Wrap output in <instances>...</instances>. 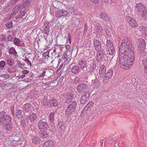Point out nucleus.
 <instances>
[{"mask_svg": "<svg viewBox=\"0 0 147 147\" xmlns=\"http://www.w3.org/2000/svg\"><path fill=\"white\" fill-rule=\"evenodd\" d=\"M133 47L131 41L127 38L123 40L120 46L119 61L126 69L133 64L135 58Z\"/></svg>", "mask_w": 147, "mask_h": 147, "instance_id": "1", "label": "nucleus"}, {"mask_svg": "<svg viewBox=\"0 0 147 147\" xmlns=\"http://www.w3.org/2000/svg\"><path fill=\"white\" fill-rule=\"evenodd\" d=\"M135 10L137 13L140 14L142 17H145L146 14L147 10L146 7L142 3H140L137 4L136 6Z\"/></svg>", "mask_w": 147, "mask_h": 147, "instance_id": "2", "label": "nucleus"}, {"mask_svg": "<svg viewBox=\"0 0 147 147\" xmlns=\"http://www.w3.org/2000/svg\"><path fill=\"white\" fill-rule=\"evenodd\" d=\"M87 64L86 70L90 72H92L94 70L96 67V64L91 58H88L86 60Z\"/></svg>", "mask_w": 147, "mask_h": 147, "instance_id": "3", "label": "nucleus"}, {"mask_svg": "<svg viewBox=\"0 0 147 147\" xmlns=\"http://www.w3.org/2000/svg\"><path fill=\"white\" fill-rule=\"evenodd\" d=\"M78 92L80 94L89 93L88 92V86L84 83H79L77 87Z\"/></svg>", "mask_w": 147, "mask_h": 147, "instance_id": "4", "label": "nucleus"}, {"mask_svg": "<svg viewBox=\"0 0 147 147\" xmlns=\"http://www.w3.org/2000/svg\"><path fill=\"white\" fill-rule=\"evenodd\" d=\"M3 114L1 117H0V123L1 124L3 125L5 123L8 121H10L11 120V116L9 115Z\"/></svg>", "mask_w": 147, "mask_h": 147, "instance_id": "5", "label": "nucleus"}, {"mask_svg": "<svg viewBox=\"0 0 147 147\" xmlns=\"http://www.w3.org/2000/svg\"><path fill=\"white\" fill-rule=\"evenodd\" d=\"M137 43L138 44V49L137 50H139L140 51V50L144 49L146 47V44L144 40L142 38H139L137 41Z\"/></svg>", "mask_w": 147, "mask_h": 147, "instance_id": "6", "label": "nucleus"}, {"mask_svg": "<svg viewBox=\"0 0 147 147\" xmlns=\"http://www.w3.org/2000/svg\"><path fill=\"white\" fill-rule=\"evenodd\" d=\"M55 11H56L55 16L58 17L65 16L68 14V12L64 9H62L61 10L58 9V10H55Z\"/></svg>", "mask_w": 147, "mask_h": 147, "instance_id": "7", "label": "nucleus"}, {"mask_svg": "<svg viewBox=\"0 0 147 147\" xmlns=\"http://www.w3.org/2000/svg\"><path fill=\"white\" fill-rule=\"evenodd\" d=\"M49 100L47 99V105L48 107H49L54 106L56 107L57 106L58 104V102L56 99H51L49 101L48 100Z\"/></svg>", "mask_w": 147, "mask_h": 147, "instance_id": "8", "label": "nucleus"}, {"mask_svg": "<svg viewBox=\"0 0 147 147\" xmlns=\"http://www.w3.org/2000/svg\"><path fill=\"white\" fill-rule=\"evenodd\" d=\"M39 129L42 132H45L46 130V122L40 120L38 123Z\"/></svg>", "mask_w": 147, "mask_h": 147, "instance_id": "9", "label": "nucleus"}, {"mask_svg": "<svg viewBox=\"0 0 147 147\" xmlns=\"http://www.w3.org/2000/svg\"><path fill=\"white\" fill-rule=\"evenodd\" d=\"M90 96V93H84L81 98V103L82 104L85 103L88 100Z\"/></svg>", "mask_w": 147, "mask_h": 147, "instance_id": "10", "label": "nucleus"}, {"mask_svg": "<svg viewBox=\"0 0 147 147\" xmlns=\"http://www.w3.org/2000/svg\"><path fill=\"white\" fill-rule=\"evenodd\" d=\"M127 20L128 23L129 25L131 27L134 28L138 26V24L134 19L131 17H129Z\"/></svg>", "mask_w": 147, "mask_h": 147, "instance_id": "11", "label": "nucleus"}, {"mask_svg": "<svg viewBox=\"0 0 147 147\" xmlns=\"http://www.w3.org/2000/svg\"><path fill=\"white\" fill-rule=\"evenodd\" d=\"M73 98V94L72 93H67L66 95V101L64 103L65 104H67L71 102Z\"/></svg>", "mask_w": 147, "mask_h": 147, "instance_id": "12", "label": "nucleus"}, {"mask_svg": "<svg viewBox=\"0 0 147 147\" xmlns=\"http://www.w3.org/2000/svg\"><path fill=\"white\" fill-rule=\"evenodd\" d=\"M94 45L96 50L98 51L101 48V43L97 39H94Z\"/></svg>", "mask_w": 147, "mask_h": 147, "instance_id": "13", "label": "nucleus"}, {"mask_svg": "<svg viewBox=\"0 0 147 147\" xmlns=\"http://www.w3.org/2000/svg\"><path fill=\"white\" fill-rule=\"evenodd\" d=\"M32 1V0H26L24 1L20 7L21 10L24 9V10H26L29 6L30 2Z\"/></svg>", "mask_w": 147, "mask_h": 147, "instance_id": "14", "label": "nucleus"}, {"mask_svg": "<svg viewBox=\"0 0 147 147\" xmlns=\"http://www.w3.org/2000/svg\"><path fill=\"white\" fill-rule=\"evenodd\" d=\"M78 64L80 67V69L85 70L84 69L87 67L86 61L84 59L80 60L79 61Z\"/></svg>", "mask_w": 147, "mask_h": 147, "instance_id": "15", "label": "nucleus"}, {"mask_svg": "<svg viewBox=\"0 0 147 147\" xmlns=\"http://www.w3.org/2000/svg\"><path fill=\"white\" fill-rule=\"evenodd\" d=\"M12 124L11 123V120L10 121H8L5 123L3 125L5 127V129L7 131H10L12 128Z\"/></svg>", "mask_w": 147, "mask_h": 147, "instance_id": "16", "label": "nucleus"}, {"mask_svg": "<svg viewBox=\"0 0 147 147\" xmlns=\"http://www.w3.org/2000/svg\"><path fill=\"white\" fill-rule=\"evenodd\" d=\"M71 70L72 73L76 74L79 72L81 69L78 66L75 65L72 68Z\"/></svg>", "mask_w": 147, "mask_h": 147, "instance_id": "17", "label": "nucleus"}, {"mask_svg": "<svg viewBox=\"0 0 147 147\" xmlns=\"http://www.w3.org/2000/svg\"><path fill=\"white\" fill-rule=\"evenodd\" d=\"M54 71L53 69L50 68H47V76H48V78L52 76L54 74Z\"/></svg>", "mask_w": 147, "mask_h": 147, "instance_id": "18", "label": "nucleus"}, {"mask_svg": "<svg viewBox=\"0 0 147 147\" xmlns=\"http://www.w3.org/2000/svg\"><path fill=\"white\" fill-rule=\"evenodd\" d=\"M31 107V105L30 103H27L25 104L23 107V111L25 112H28Z\"/></svg>", "mask_w": 147, "mask_h": 147, "instance_id": "19", "label": "nucleus"}, {"mask_svg": "<svg viewBox=\"0 0 147 147\" xmlns=\"http://www.w3.org/2000/svg\"><path fill=\"white\" fill-rule=\"evenodd\" d=\"M75 111V110H74V109H73V108L71 109V108L70 109L69 108H67L66 110L65 114L66 116H70Z\"/></svg>", "mask_w": 147, "mask_h": 147, "instance_id": "20", "label": "nucleus"}, {"mask_svg": "<svg viewBox=\"0 0 147 147\" xmlns=\"http://www.w3.org/2000/svg\"><path fill=\"white\" fill-rule=\"evenodd\" d=\"M106 67L105 66L103 65H102L99 68V74L101 75H104V74L105 72Z\"/></svg>", "mask_w": 147, "mask_h": 147, "instance_id": "21", "label": "nucleus"}, {"mask_svg": "<svg viewBox=\"0 0 147 147\" xmlns=\"http://www.w3.org/2000/svg\"><path fill=\"white\" fill-rule=\"evenodd\" d=\"M100 18L105 20H109V17L104 12H102L101 13L100 15Z\"/></svg>", "mask_w": 147, "mask_h": 147, "instance_id": "22", "label": "nucleus"}, {"mask_svg": "<svg viewBox=\"0 0 147 147\" xmlns=\"http://www.w3.org/2000/svg\"><path fill=\"white\" fill-rule=\"evenodd\" d=\"M14 40L13 41V43L18 46H20V43H21L20 40L18 38L14 37Z\"/></svg>", "mask_w": 147, "mask_h": 147, "instance_id": "23", "label": "nucleus"}, {"mask_svg": "<svg viewBox=\"0 0 147 147\" xmlns=\"http://www.w3.org/2000/svg\"><path fill=\"white\" fill-rule=\"evenodd\" d=\"M9 54L13 55H16L17 54V52L16 51L15 49L13 47H11L9 50Z\"/></svg>", "mask_w": 147, "mask_h": 147, "instance_id": "24", "label": "nucleus"}, {"mask_svg": "<svg viewBox=\"0 0 147 147\" xmlns=\"http://www.w3.org/2000/svg\"><path fill=\"white\" fill-rule=\"evenodd\" d=\"M53 4L55 10H58V7L59 6V2L58 1H54L53 2Z\"/></svg>", "mask_w": 147, "mask_h": 147, "instance_id": "25", "label": "nucleus"}, {"mask_svg": "<svg viewBox=\"0 0 147 147\" xmlns=\"http://www.w3.org/2000/svg\"><path fill=\"white\" fill-rule=\"evenodd\" d=\"M16 117L18 118L22 117V111L20 109H17L16 113Z\"/></svg>", "mask_w": 147, "mask_h": 147, "instance_id": "26", "label": "nucleus"}, {"mask_svg": "<svg viewBox=\"0 0 147 147\" xmlns=\"http://www.w3.org/2000/svg\"><path fill=\"white\" fill-rule=\"evenodd\" d=\"M143 50H140V51L139 50H138V52L139 53V55L141 56V57H142L144 58L146 57V53Z\"/></svg>", "mask_w": 147, "mask_h": 147, "instance_id": "27", "label": "nucleus"}, {"mask_svg": "<svg viewBox=\"0 0 147 147\" xmlns=\"http://www.w3.org/2000/svg\"><path fill=\"white\" fill-rule=\"evenodd\" d=\"M26 13L24 11H22L20 12L19 15L16 18L17 20H19V19H20L23 18V16H25Z\"/></svg>", "mask_w": 147, "mask_h": 147, "instance_id": "28", "label": "nucleus"}, {"mask_svg": "<svg viewBox=\"0 0 147 147\" xmlns=\"http://www.w3.org/2000/svg\"><path fill=\"white\" fill-rule=\"evenodd\" d=\"M36 117V115L34 113H33L29 117V119L31 122H33L35 120Z\"/></svg>", "mask_w": 147, "mask_h": 147, "instance_id": "29", "label": "nucleus"}, {"mask_svg": "<svg viewBox=\"0 0 147 147\" xmlns=\"http://www.w3.org/2000/svg\"><path fill=\"white\" fill-rule=\"evenodd\" d=\"M40 138L37 137H35L32 139V142L35 144H38L40 141Z\"/></svg>", "mask_w": 147, "mask_h": 147, "instance_id": "30", "label": "nucleus"}, {"mask_svg": "<svg viewBox=\"0 0 147 147\" xmlns=\"http://www.w3.org/2000/svg\"><path fill=\"white\" fill-rule=\"evenodd\" d=\"M49 78L47 79V80L48 81L47 84V87L50 88V86H51L52 87L53 86V80H50V78Z\"/></svg>", "mask_w": 147, "mask_h": 147, "instance_id": "31", "label": "nucleus"}, {"mask_svg": "<svg viewBox=\"0 0 147 147\" xmlns=\"http://www.w3.org/2000/svg\"><path fill=\"white\" fill-rule=\"evenodd\" d=\"M140 30L144 34L146 33V32H147V28L143 26H141L140 27Z\"/></svg>", "mask_w": 147, "mask_h": 147, "instance_id": "32", "label": "nucleus"}, {"mask_svg": "<svg viewBox=\"0 0 147 147\" xmlns=\"http://www.w3.org/2000/svg\"><path fill=\"white\" fill-rule=\"evenodd\" d=\"M14 61L13 60L11 59H9L7 61V64L10 66H12L14 64Z\"/></svg>", "mask_w": 147, "mask_h": 147, "instance_id": "33", "label": "nucleus"}, {"mask_svg": "<svg viewBox=\"0 0 147 147\" xmlns=\"http://www.w3.org/2000/svg\"><path fill=\"white\" fill-rule=\"evenodd\" d=\"M108 49L109 54L110 55H112L114 52V47H109Z\"/></svg>", "mask_w": 147, "mask_h": 147, "instance_id": "34", "label": "nucleus"}, {"mask_svg": "<svg viewBox=\"0 0 147 147\" xmlns=\"http://www.w3.org/2000/svg\"><path fill=\"white\" fill-rule=\"evenodd\" d=\"M102 30V27L100 25H98L96 27V32L101 33Z\"/></svg>", "mask_w": 147, "mask_h": 147, "instance_id": "35", "label": "nucleus"}, {"mask_svg": "<svg viewBox=\"0 0 147 147\" xmlns=\"http://www.w3.org/2000/svg\"><path fill=\"white\" fill-rule=\"evenodd\" d=\"M69 58V55H67L66 53H64L63 54V56H62V59H65L64 61H67Z\"/></svg>", "mask_w": 147, "mask_h": 147, "instance_id": "36", "label": "nucleus"}, {"mask_svg": "<svg viewBox=\"0 0 147 147\" xmlns=\"http://www.w3.org/2000/svg\"><path fill=\"white\" fill-rule=\"evenodd\" d=\"M47 144H48L47 147H53V142L52 140L47 141Z\"/></svg>", "mask_w": 147, "mask_h": 147, "instance_id": "37", "label": "nucleus"}, {"mask_svg": "<svg viewBox=\"0 0 147 147\" xmlns=\"http://www.w3.org/2000/svg\"><path fill=\"white\" fill-rule=\"evenodd\" d=\"M20 4H18L13 9V12L15 13H17L20 7Z\"/></svg>", "mask_w": 147, "mask_h": 147, "instance_id": "38", "label": "nucleus"}, {"mask_svg": "<svg viewBox=\"0 0 147 147\" xmlns=\"http://www.w3.org/2000/svg\"><path fill=\"white\" fill-rule=\"evenodd\" d=\"M107 45L108 48L113 46L112 42L110 40H107Z\"/></svg>", "mask_w": 147, "mask_h": 147, "instance_id": "39", "label": "nucleus"}, {"mask_svg": "<svg viewBox=\"0 0 147 147\" xmlns=\"http://www.w3.org/2000/svg\"><path fill=\"white\" fill-rule=\"evenodd\" d=\"M13 24L11 21H9L6 23V26L9 29L11 28V27L13 26Z\"/></svg>", "mask_w": 147, "mask_h": 147, "instance_id": "40", "label": "nucleus"}, {"mask_svg": "<svg viewBox=\"0 0 147 147\" xmlns=\"http://www.w3.org/2000/svg\"><path fill=\"white\" fill-rule=\"evenodd\" d=\"M113 74V70L112 69H110L109 70L107 73L105 74L106 76H108V77H110Z\"/></svg>", "mask_w": 147, "mask_h": 147, "instance_id": "41", "label": "nucleus"}, {"mask_svg": "<svg viewBox=\"0 0 147 147\" xmlns=\"http://www.w3.org/2000/svg\"><path fill=\"white\" fill-rule=\"evenodd\" d=\"M100 84L99 82L97 80H96L92 84V86H94V87L97 88L98 86Z\"/></svg>", "mask_w": 147, "mask_h": 147, "instance_id": "42", "label": "nucleus"}, {"mask_svg": "<svg viewBox=\"0 0 147 147\" xmlns=\"http://www.w3.org/2000/svg\"><path fill=\"white\" fill-rule=\"evenodd\" d=\"M47 64H52V63L53 62V60L52 58L50 57L49 56H48V57L47 58Z\"/></svg>", "mask_w": 147, "mask_h": 147, "instance_id": "43", "label": "nucleus"}, {"mask_svg": "<svg viewBox=\"0 0 147 147\" xmlns=\"http://www.w3.org/2000/svg\"><path fill=\"white\" fill-rule=\"evenodd\" d=\"M5 65V61H1L0 62V68L2 69Z\"/></svg>", "mask_w": 147, "mask_h": 147, "instance_id": "44", "label": "nucleus"}, {"mask_svg": "<svg viewBox=\"0 0 147 147\" xmlns=\"http://www.w3.org/2000/svg\"><path fill=\"white\" fill-rule=\"evenodd\" d=\"M143 63L144 66V68L147 67V58H145L143 61Z\"/></svg>", "mask_w": 147, "mask_h": 147, "instance_id": "45", "label": "nucleus"}, {"mask_svg": "<svg viewBox=\"0 0 147 147\" xmlns=\"http://www.w3.org/2000/svg\"><path fill=\"white\" fill-rule=\"evenodd\" d=\"M110 77H108V76H106L105 75V76L103 78V82L104 83H105L106 82H107V81L109 80V79Z\"/></svg>", "mask_w": 147, "mask_h": 147, "instance_id": "46", "label": "nucleus"}, {"mask_svg": "<svg viewBox=\"0 0 147 147\" xmlns=\"http://www.w3.org/2000/svg\"><path fill=\"white\" fill-rule=\"evenodd\" d=\"M54 112H51L50 115L49 119L51 121H52L54 120Z\"/></svg>", "mask_w": 147, "mask_h": 147, "instance_id": "47", "label": "nucleus"}, {"mask_svg": "<svg viewBox=\"0 0 147 147\" xmlns=\"http://www.w3.org/2000/svg\"><path fill=\"white\" fill-rule=\"evenodd\" d=\"M102 55H100V54H98L96 55L97 57V61L99 62L102 59Z\"/></svg>", "mask_w": 147, "mask_h": 147, "instance_id": "48", "label": "nucleus"}, {"mask_svg": "<svg viewBox=\"0 0 147 147\" xmlns=\"http://www.w3.org/2000/svg\"><path fill=\"white\" fill-rule=\"evenodd\" d=\"M6 38L7 40L8 41L11 42L13 40V37L12 36L10 35H8Z\"/></svg>", "mask_w": 147, "mask_h": 147, "instance_id": "49", "label": "nucleus"}, {"mask_svg": "<svg viewBox=\"0 0 147 147\" xmlns=\"http://www.w3.org/2000/svg\"><path fill=\"white\" fill-rule=\"evenodd\" d=\"M98 51L99 53H98L99 54H100V55L103 56V55L105 54V51L104 49H99V50H98Z\"/></svg>", "mask_w": 147, "mask_h": 147, "instance_id": "50", "label": "nucleus"}, {"mask_svg": "<svg viewBox=\"0 0 147 147\" xmlns=\"http://www.w3.org/2000/svg\"><path fill=\"white\" fill-rule=\"evenodd\" d=\"M69 105L73 107H76V102L75 101H73L71 104H69Z\"/></svg>", "mask_w": 147, "mask_h": 147, "instance_id": "51", "label": "nucleus"}, {"mask_svg": "<svg viewBox=\"0 0 147 147\" xmlns=\"http://www.w3.org/2000/svg\"><path fill=\"white\" fill-rule=\"evenodd\" d=\"M2 76L5 79H9V75L6 74H2Z\"/></svg>", "mask_w": 147, "mask_h": 147, "instance_id": "52", "label": "nucleus"}, {"mask_svg": "<svg viewBox=\"0 0 147 147\" xmlns=\"http://www.w3.org/2000/svg\"><path fill=\"white\" fill-rule=\"evenodd\" d=\"M24 61L26 62L27 64L28 65L29 64L30 66H32L31 62L28 59H25Z\"/></svg>", "mask_w": 147, "mask_h": 147, "instance_id": "53", "label": "nucleus"}, {"mask_svg": "<svg viewBox=\"0 0 147 147\" xmlns=\"http://www.w3.org/2000/svg\"><path fill=\"white\" fill-rule=\"evenodd\" d=\"M47 26L46 27H47V34H48L47 32H49V26L50 25H49V22H48L47 21Z\"/></svg>", "mask_w": 147, "mask_h": 147, "instance_id": "54", "label": "nucleus"}, {"mask_svg": "<svg viewBox=\"0 0 147 147\" xmlns=\"http://www.w3.org/2000/svg\"><path fill=\"white\" fill-rule=\"evenodd\" d=\"M22 72L23 74L25 75V74H28L29 73V71L28 70H22Z\"/></svg>", "mask_w": 147, "mask_h": 147, "instance_id": "55", "label": "nucleus"}, {"mask_svg": "<svg viewBox=\"0 0 147 147\" xmlns=\"http://www.w3.org/2000/svg\"><path fill=\"white\" fill-rule=\"evenodd\" d=\"M94 104V103L92 102L91 101L89 102L86 105L87 107H88L89 108L91 106H93Z\"/></svg>", "mask_w": 147, "mask_h": 147, "instance_id": "56", "label": "nucleus"}, {"mask_svg": "<svg viewBox=\"0 0 147 147\" xmlns=\"http://www.w3.org/2000/svg\"><path fill=\"white\" fill-rule=\"evenodd\" d=\"M64 76H61L59 79L58 80V83H59V82L60 83L61 82L63 81V80L64 79Z\"/></svg>", "mask_w": 147, "mask_h": 147, "instance_id": "57", "label": "nucleus"}, {"mask_svg": "<svg viewBox=\"0 0 147 147\" xmlns=\"http://www.w3.org/2000/svg\"><path fill=\"white\" fill-rule=\"evenodd\" d=\"M92 3L96 4L98 3L99 0H90Z\"/></svg>", "mask_w": 147, "mask_h": 147, "instance_id": "58", "label": "nucleus"}, {"mask_svg": "<svg viewBox=\"0 0 147 147\" xmlns=\"http://www.w3.org/2000/svg\"><path fill=\"white\" fill-rule=\"evenodd\" d=\"M17 64L18 65L19 67V68H22V67H23V65L21 63H20V62H18L17 63Z\"/></svg>", "mask_w": 147, "mask_h": 147, "instance_id": "59", "label": "nucleus"}, {"mask_svg": "<svg viewBox=\"0 0 147 147\" xmlns=\"http://www.w3.org/2000/svg\"><path fill=\"white\" fill-rule=\"evenodd\" d=\"M64 123L63 122L61 121L58 123V125L59 127H60L61 126H62V125H63Z\"/></svg>", "mask_w": 147, "mask_h": 147, "instance_id": "60", "label": "nucleus"}, {"mask_svg": "<svg viewBox=\"0 0 147 147\" xmlns=\"http://www.w3.org/2000/svg\"><path fill=\"white\" fill-rule=\"evenodd\" d=\"M24 81L26 82H30L31 81V80L28 78H25L24 79Z\"/></svg>", "mask_w": 147, "mask_h": 147, "instance_id": "61", "label": "nucleus"}, {"mask_svg": "<svg viewBox=\"0 0 147 147\" xmlns=\"http://www.w3.org/2000/svg\"><path fill=\"white\" fill-rule=\"evenodd\" d=\"M4 45L2 43H0V50H1L3 49V48H4Z\"/></svg>", "mask_w": 147, "mask_h": 147, "instance_id": "62", "label": "nucleus"}, {"mask_svg": "<svg viewBox=\"0 0 147 147\" xmlns=\"http://www.w3.org/2000/svg\"><path fill=\"white\" fill-rule=\"evenodd\" d=\"M45 71L43 72V73H42V74L41 75H40L39 76V77H43V76H44L45 75Z\"/></svg>", "mask_w": 147, "mask_h": 147, "instance_id": "63", "label": "nucleus"}, {"mask_svg": "<svg viewBox=\"0 0 147 147\" xmlns=\"http://www.w3.org/2000/svg\"><path fill=\"white\" fill-rule=\"evenodd\" d=\"M59 129L61 130H63V129L64 128V126H63V125H62V126H61L59 127Z\"/></svg>", "mask_w": 147, "mask_h": 147, "instance_id": "64", "label": "nucleus"}]
</instances>
